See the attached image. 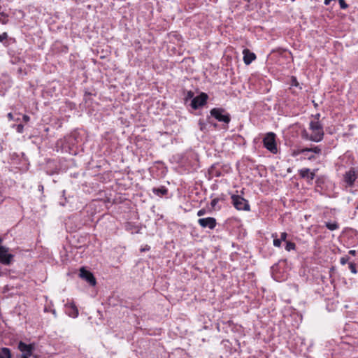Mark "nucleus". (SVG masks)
Masks as SVG:
<instances>
[{
  "mask_svg": "<svg viewBox=\"0 0 358 358\" xmlns=\"http://www.w3.org/2000/svg\"><path fill=\"white\" fill-rule=\"evenodd\" d=\"M310 129L312 131L310 141L313 142H320L323 139L324 131L322 125L318 121H311L310 122Z\"/></svg>",
  "mask_w": 358,
  "mask_h": 358,
  "instance_id": "nucleus-1",
  "label": "nucleus"
},
{
  "mask_svg": "<svg viewBox=\"0 0 358 358\" xmlns=\"http://www.w3.org/2000/svg\"><path fill=\"white\" fill-rule=\"evenodd\" d=\"M264 146L271 152L275 154L278 152L275 143V134L273 132L268 133L263 139Z\"/></svg>",
  "mask_w": 358,
  "mask_h": 358,
  "instance_id": "nucleus-2",
  "label": "nucleus"
},
{
  "mask_svg": "<svg viewBox=\"0 0 358 358\" xmlns=\"http://www.w3.org/2000/svg\"><path fill=\"white\" fill-rule=\"evenodd\" d=\"M233 205L238 210H249L250 205L248 201L239 195H232L231 196Z\"/></svg>",
  "mask_w": 358,
  "mask_h": 358,
  "instance_id": "nucleus-3",
  "label": "nucleus"
},
{
  "mask_svg": "<svg viewBox=\"0 0 358 358\" xmlns=\"http://www.w3.org/2000/svg\"><path fill=\"white\" fill-rule=\"evenodd\" d=\"M224 110L222 108H213L210 110V115L220 122L228 124L230 122V115L229 114H223Z\"/></svg>",
  "mask_w": 358,
  "mask_h": 358,
  "instance_id": "nucleus-4",
  "label": "nucleus"
},
{
  "mask_svg": "<svg viewBox=\"0 0 358 358\" xmlns=\"http://www.w3.org/2000/svg\"><path fill=\"white\" fill-rule=\"evenodd\" d=\"M208 98V95L206 93L202 92L199 96L192 99L191 106L194 109H197L206 104Z\"/></svg>",
  "mask_w": 358,
  "mask_h": 358,
  "instance_id": "nucleus-5",
  "label": "nucleus"
},
{
  "mask_svg": "<svg viewBox=\"0 0 358 358\" xmlns=\"http://www.w3.org/2000/svg\"><path fill=\"white\" fill-rule=\"evenodd\" d=\"M79 276L87 282L90 285L94 286L96 285V279L90 271L86 270L84 267L80 269Z\"/></svg>",
  "mask_w": 358,
  "mask_h": 358,
  "instance_id": "nucleus-6",
  "label": "nucleus"
},
{
  "mask_svg": "<svg viewBox=\"0 0 358 358\" xmlns=\"http://www.w3.org/2000/svg\"><path fill=\"white\" fill-rule=\"evenodd\" d=\"M8 252V248L0 247V262L5 265H9L13 259V255L9 254Z\"/></svg>",
  "mask_w": 358,
  "mask_h": 358,
  "instance_id": "nucleus-7",
  "label": "nucleus"
},
{
  "mask_svg": "<svg viewBox=\"0 0 358 358\" xmlns=\"http://www.w3.org/2000/svg\"><path fill=\"white\" fill-rule=\"evenodd\" d=\"M198 223L203 228H208L210 229H213L217 224L216 220L214 217H206V218H200L198 220Z\"/></svg>",
  "mask_w": 358,
  "mask_h": 358,
  "instance_id": "nucleus-8",
  "label": "nucleus"
},
{
  "mask_svg": "<svg viewBox=\"0 0 358 358\" xmlns=\"http://www.w3.org/2000/svg\"><path fill=\"white\" fill-rule=\"evenodd\" d=\"M243 61L246 65H249L256 59V55L255 53L251 52L248 49H245L243 51Z\"/></svg>",
  "mask_w": 358,
  "mask_h": 358,
  "instance_id": "nucleus-9",
  "label": "nucleus"
},
{
  "mask_svg": "<svg viewBox=\"0 0 358 358\" xmlns=\"http://www.w3.org/2000/svg\"><path fill=\"white\" fill-rule=\"evenodd\" d=\"M18 349L21 352H24V355H31L34 348L32 345H27L22 341H20L18 344Z\"/></svg>",
  "mask_w": 358,
  "mask_h": 358,
  "instance_id": "nucleus-10",
  "label": "nucleus"
},
{
  "mask_svg": "<svg viewBox=\"0 0 358 358\" xmlns=\"http://www.w3.org/2000/svg\"><path fill=\"white\" fill-rule=\"evenodd\" d=\"M344 178H345V181L349 185H352L357 178V175L355 174V171L350 170L349 171L345 173Z\"/></svg>",
  "mask_w": 358,
  "mask_h": 358,
  "instance_id": "nucleus-11",
  "label": "nucleus"
},
{
  "mask_svg": "<svg viewBox=\"0 0 358 358\" xmlns=\"http://www.w3.org/2000/svg\"><path fill=\"white\" fill-rule=\"evenodd\" d=\"M299 174L302 178H307L313 180L315 178V173L310 172L309 169H303L299 171Z\"/></svg>",
  "mask_w": 358,
  "mask_h": 358,
  "instance_id": "nucleus-12",
  "label": "nucleus"
},
{
  "mask_svg": "<svg viewBox=\"0 0 358 358\" xmlns=\"http://www.w3.org/2000/svg\"><path fill=\"white\" fill-rule=\"evenodd\" d=\"M66 307H69L71 308V310L68 313V315L73 317L76 318L78 316V310L76 305L73 303H71L69 304H66Z\"/></svg>",
  "mask_w": 358,
  "mask_h": 358,
  "instance_id": "nucleus-13",
  "label": "nucleus"
},
{
  "mask_svg": "<svg viewBox=\"0 0 358 358\" xmlns=\"http://www.w3.org/2000/svg\"><path fill=\"white\" fill-rule=\"evenodd\" d=\"M321 151L322 150L319 146H314L310 148H306L301 149L299 152H313L315 154H320Z\"/></svg>",
  "mask_w": 358,
  "mask_h": 358,
  "instance_id": "nucleus-14",
  "label": "nucleus"
},
{
  "mask_svg": "<svg viewBox=\"0 0 358 358\" xmlns=\"http://www.w3.org/2000/svg\"><path fill=\"white\" fill-rule=\"evenodd\" d=\"M152 191L155 194L159 195V196L166 195L168 192V189L165 187L154 188Z\"/></svg>",
  "mask_w": 358,
  "mask_h": 358,
  "instance_id": "nucleus-15",
  "label": "nucleus"
},
{
  "mask_svg": "<svg viewBox=\"0 0 358 358\" xmlns=\"http://www.w3.org/2000/svg\"><path fill=\"white\" fill-rule=\"evenodd\" d=\"M327 228L331 231H334L338 228V225L336 222H326Z\"/></svg>",
  "mask_w": 358,
  "mask_h": 358,
  "instance_id": "nucleus-16",
  "label": "nucleus"
},
{
  "mask_svg": "<svg viewBox=\"0 0 358 358\" xmlns=\"http://www.w3.org/2000/svg\"><path fill=\"white\" fill-rule=\"evenodd\" d=\"M272 237L274 238L273 239V245L275 247H280L281 240H280L279 238H277V234H273Z\"/></svg>",
  "mask_w": 358,
  "mask_h": 358,
  "instance_id": "nucleus-17",
  "label": "nucleus"
},
{
  "mask_svg": "<svg viewBox=\"0 0 358 358\" xmlns=\"http://www.w3.org/2000/svg\"><path fill=\"white\" fill-rule=\"evenodd\" d=\"M1 352L4 357H6L7 358H11V353L8 348H1Z\"/></svg>",
  "mask_w": 358,
  "mask_h": 358,
  "instance_id": "nucleus-18",
  "label": "nucleus"
},
{
  "mask_svg": "<svg viewBox=\"0 0 358 358\" xmlns=\"http://www.w3.org/2000/svg\"><path fill=\"white\" fill-rule=\"evenodd\" d=\"M285 249L287 251H290L292 250H294L295 249V243H294L292 242L287 241L286 242Z\"/></svg>",
  "mask_w": 358,
  "mask_h": 358,
  "instance_id": "nucleus-19",
  "label": "nucleus"
},
{
  "mask_svg": "<svg viewBox=\"0 0 358 358\" xmlns=\"http://www.w3.org/2000/svg\"><path fill=\"white\" fill-rule=\"evenodd\" d=\"M301 136L303 139H306V140H309L310 141V137H311V134L309 135V134L308 133V131L306 130H303L302 132H301Z\"/></svg>",
  "mask_w": 358,
  "mask_h": 358,
  "instance_id": "nucleus-20",
  "label": "nucleus"
},
{
  "mask_svg": "<svg viewBox=\"0 0 358 358\" xmlns=\"http://www.w3.org/2000/svg\"><path fill=\"white\" fill-rule=\"evenodd\" d=\"M338 2H339L341 8L346 9L348 7V6L346 3V2L345 1V0H338Z\"/></svg>",
  "mask_w": 358,
  "mask_h": 358,
  "instance_id": "nucleus-21",
  "label": "nucleus"
},
{
  "mask_svg": "<svg viewBox=\"0 0 358 358\" xmlns=\"http://www.w3.org/2000/svg\"><path fill=\"white\" fill-rule=\"evenodd\" d=\"M349 268L350 269L351 272L354 274L357 273V270L355 268V264L354 263H350L349 264Z\"/></svg>",
  "mask_w": 358,
  "mask_h": 358,
  "instance_id": "nucleus-22",
  "label": "nucleus"
},
{
  "mask_svg": "<svg viewBox=\"0 0 358 358\" xmlns=\"http://www.w3.org/2000/svg\"><path fill=\"white\" fill-rule=\"evenodd\" d=\"M219 201V199L218 198H215L213 199L212 201H211V203H210V205L212 206V208H215V206L217 205V203H218Z\"/></svg>",
  "mask_w": 358,
  "mask_h": 358,
  "instance_id": "nucleus-23",
  "label": "nucleus"
},
{
  "mask_svg": "<svg viewBox=\"0 0 358 358\" xmlns=\"http://www.w3.org/2000/svg\"><path fill=\"white\" fill-rule=\"evenodd\" d=\"M16 130L18 133H22L24 130V126L21 124L17 125Z\"/></svg>",
  "mask_w": 358,
  "mask_h": 358,
  "instance_id": "nucleus-24",
  "label": "nucleus"
},
{
  "mask_svg": "<svg viewBox=\"0 0 358 358\" xmlns=\"http://www.w3.org/2000/svg\"><path fill=\"white\" fill-rule=\"evenodd\" d=\"M7 37H8L7 33L4 32L3 34H0V42H1L3 40L6 39Z\"/></svg>",
  "mask_w": 358,
  "mask_h": 358,
  "instance_id": "nucleus-25",
  "label": "nucleus"
},
{
  "mask_svg": "<svg viewBox=\"0 0 358 358\" xmlns=\"http://www.w3.org/2000/svg\"><path fill=\"white\" fill-rule=\"evenodd\" d=\"M287 236V234L286 232H282V233H281L280 238H279V239L281 240V241H285Z\"/></svg>",
  "mask_w": 358,
  "mask_h": 358,
  "instance_id": "nucleus-26",
  "label": "nucleus"
},
{
  "mask_svg": "<svg viewBox=\"0 0 358 358\" xmlns=\"http://www.w3.org/2000/svg\"><path fill=\"white\" fill-rule=\"evenodd\" d=\"M292 85L297 87L299 85V83L295 77L292 78Z\"/></svg>",
  "mask_w": 358,
  "mask_h": 358,
  "instance_id": "nucleus-27",
  "label": "nucleus"
},
{
  "mask_svg": "<svg viewBox=\"0 0 358 358\" xmlns=\"http://www.w3.org/2000/svg\"><path fill=\"white\" fill-rule=\"evenodd\" d=\"M308 160H314L315 159V157L314 155H308V152H306V154H304Z\"/></svg>",
  "mask_w": 358,
  "mask_h": 358,
  "instance_id": "nucleus-28",
  "label": "nucleus"
},
{
  "mask_svg": "<svg viewBox=\"0 0 358 358\" xmlns=\"http://www.w3.org/2000/svg\"><path fill=\"white\" fill-rule=\"evenodd\" d=\"M348 261V257H341L340 259V262L342 265H345Z\"/></svg>",
  "mask_w": 358,
  "mask_h": 358,
  "instance_id": "nucleus-29",
  "label": "nucleus"
},
{
  "mask_svg": "<svg viewBox=\"0 0 358 358\" xmlns=\"http://www.w3.org/2000/svg\"><path fill=\"white\" fill-rule=\"evenodd\" d=\"M206 214V210L205 209H201L197 212V215L199 217L203 216Z\"/></svg>",
  "mask_w": 358,
  "mask_h": 358,
  "instance_id": "nucleus-30",
  "label": "nucleus"
},
{
  "mask_svg": "<svg viewBox=\"0 0 358 358\" xmlns=\"http://www.w3.org/2000/svg\"><path fill=\"white\" fill-rule=\"evenodd\" d=\"M299 150H300L294 151V153H293V155L294 156H296V155H300V154H306V152H299Z\"/></svg>",
  "mask_w": 358,
  "mask_h": 358,
  "instance_id": "nucleus-31",
  "label": "nucleus"
},
{
  "mask_svg": "<svg viewBox=\"0 0 358 358\" xmlns=\"http://www.w3.org/2000/svg\"><path fill=\"white\" fill-rule=\"evenodd\" d=\"M193 95H194V93H193L192 92H191V91H189V92H187V98H192V97H193Z\"/></svg>",
  "mask_w": 358,
  "mask_h": 358,
  "instance_id": "nucleus-32",
  "label": "nucleus"
},
{
  "mask_svg": "<svg viewBox=\"0 0 358 358\" xmlns=\"http://www.w3.org/2000/svg\"><path fill=\"white\" fill-rule=\"evenodd\" d=\"M29 119H30L28 115H24L23 116V120L25 121V122H28L29 120Z\"/></svg>",
  "mask_w": 358,
  "mask_h": 358,
  "instance_id": "nucleus-33",
  "label": "nucleus"
},
{
  "mask_svg": "<svg viewBox=\"0 0 358 358\" xmlns=\"http://www.w3.org/2000/svg\"><path fill=\"white\" fill-rule=\"evenodd\" d=\"M349 253L352 255H356V251L354 250H351L349 251Z\"/></svg>",
  "mask_w": 358,
  "mask_h": 358,
  "instance_id": "nucleus-34",
  "label": "nucleus"
},
{
  "mask_svg": "<svg viewBox=\"0 0 358 358\" xmlns=\"http://www.w3.org/2000/svg\"><path fill=\"white\" fill-rule=\"evenodd\" d=\"M31 355H22V358H29V357H30Z\"/></svg>",
  "mask_w": 358,
  "mask_h": 358,
  "instance_id": "nucleus-35",
  "label": "nucleus"
},
{
  "mask_svg": "<svg viewBox=\"0 0 358 358\" xmlns=\"http://www.w3.org/2000/svg\"><path fill=\"white\" fill-rule=\"evenodd\" d=\"M8 116L10 119L13 117L12 113H8Z\"/></svg>",
  "mask_w": 358,
  "mask_h": 358,
  "instance_id": "nucleus-36",
  "label": "nucleus"
},
{
  "mask_svg": "<svg viewBox=\"0 0 358 358\" xmlns=\"http://www.w3.org/2000/svg\"><path fill=\"white\" fill-rule=\"evenodd\" d=\"M199 124L201 125V129L202 130L203 129V124L201 123V122H200Z\"/></svg>",
  "mask_w": 358,
  "mask_h": 358,
  "instance_id": "nucleus-37",
  "label": "nucleus"
},
{
  "mask_svg": "<svg viewBox=\"0 0 358 358\" xmlns=\"http://www.w3.org/2000/svg\"><path fill=\"white\" fill-rule=\"evenodd\" d=\"M0 358H4L2 355H0Z\"/></svg>",
  "mask_w": 358,
  "mask_h": 358,
  "instance_id": "nucleus-38",
  "label": "nucleus"
},
{
  "mask_svg": "<svg viewBox=\"0 0 358 358\" xmlns=\"http://www.w3.org/2000/svg\"><path fill=\"white\" fill-rule=\"evenodd\" d=\"M357 209H358V205H357Z\"/></svg>",
  "mask_w": 358,
  "mask_h": 358,
  "instance_id": "nucleus-39",
  "label": "nucleus"
},
{
  "mask_svg": "<svg viewBox=\"0 0 358 358\" xmlns=\"http://www.w3.org/2000/svg\"><path fill=\"white\" fill-rule=\"evenodd\" d=\"M292 1H294L295 0H292Z\"/></svg>",
  "mask_w": 358,
  "mask_h": 358,
  "instance_id": "nucleus-40",
  "label": "nucleus"
},
{
  "mask_svg": "<svg viewBox=\"0 0 358 358\" xmlns=\"http://www.w3.org/2000/svg\"><path fill=\"white\" fill-rule=\"evenodd\" d=\"M35 358H37V357H35Z\"/></svg>",
  "mask_w": 358,
  "mask_h": 358,
  "instance_id": "nucleus-41",
  "label": "nucleus"
}]
</instances>
